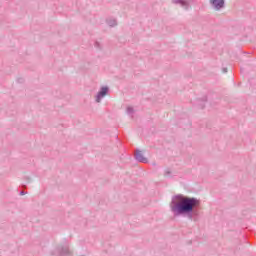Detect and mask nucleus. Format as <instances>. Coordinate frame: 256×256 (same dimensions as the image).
Returning a JSON list of instances; mask_svg holds the SVG:
<instances>
[{
	"label": "nucleus",
	"instance_id": "nucleus-1",
	"mask_svg": "<svg viewBox=\"0 0 256 256\" xmlns=\"http://www.w3.org/2000/svg\"><path fill=\"white\" fill-rule=\"evenodd\" d=\"M169 207L175 217L182 215L183 217H187L190 221H193L194 217L199 216L201 200L195 197L178 194L172 197Z\"/></svg>",
	"mask_w": 256,
	"mask_h": 256
},
{
	"label": "nucleus",
	"instance_id": "nucleus-2",
	"mask_svg": "<svg viewBox=\"0 0 256 256\" xmlns=\"http://www.w3.org/2000/svg\"><path fill=\"white\" fill-rule=\"evenodd\" d=\"M108 94L109 86H102L95 97L96 103H101V99H103V97H107Z\"/></svg>",
	"mask_w": 256,
	"mask_h": 256
},
{
	"label": "nucleus",
	"instance_id": "nucleus-3",
	"mask_svg": "<svg viewBox=\"0 0 256 256\" xmlns=\"http://www.w3.org/2000/svg\"><path fill=\"white\" fill-rule=\"evenodd\" d=\"M210 4L214 7L215 11H221L225 7V0H210Z\"/></svg>",
	"mask_w": 256,
	"mask_h": 256
},
{
	"label": "nucleus",
	"instance_id": "nucleus-4",
	"mask_svg": "<svg viewBox=\"0 0 256 256\" xmlns=\"http://www.w3.org/2000/svg\"><path fill=\"white\" fill-rule=\"evenodd\" d=\"M135 159L139 163H148L149 162V160L145 156H143V153L141 152V150H136Z\"/></svg>",
	"mask_w": 256,
	"mask_h": 256
},
{
	"label": "nucleus",
	"instance_id": "nucleus-5",
	"mask_svg": "<svg viewBox=\"0 0 256 256\" xmlns=\"http://www.w3.org/2000/svg\"><path fill=\"white\" fill-rule=\"evenodd\" d=\"M174 5H181L186 11L189 9V2L186 0H172Z\"/></svg>",
	"mask_w": 256,
	"mask_h": 256
},
{
	"label": "nucleus",
	"instance_id": "nucleus-6",
	"mask_svg": "<svg viewBox=\"0 0 256 256\" xmlns=\"http://www.w3.org/2000/svg\"><path fill=\"white\" fill-rule=\"evenodd\" d=\"M107 25L109 27H117V20L116 19H108L106 20Z\"/></svg>",
	"mask_w": 256,
	"mask_h": 256
},
{
	"label": "nucleus",
	"instance_id": "nucleus-7",
	"mask_svg": "<svg viewBox=\"0 0 256 256\" xmlns=\"http://www.w3.org/2000/svg\"><path fill=\"white\" fill-rule=\"evenodd\" d=\"M126 113H127L128 115H133V113H135V110L133 109V107L129 106V107H127V109H126Z\"/></svg>",
	"mask_w": 256,
	"mask_h": 256
},
{
	"label": "nucleus",
	"instance_id": "nucleus-8",
	"mask_svg": "<svg viewBox=\"0 0 256 256\" xmlns=\"http://www.w3.org/2000/svg\"><path fill=\"white\" fill-rule=\"evenodd\" d=\"M171 175V170L166 169L164 172V177H169Z\"/></svg>",
	"mask_w": 256,
	"mask_h": 256
},
{
	"label": "nucleus",
	"instance_id": "nucleus-9",
	"mask_svg": "<svg viewBox=\"0 0 256 256\" xmlns=\"http://www.w3.org/2000/svg\"><path fill=\"white\" fill-rule=\"evenodd\" d=\"M94 47H96V49H101V43L95 42Z\"/></svg>",
	"mask_w": 256,
	"mask_h": 256
},
{
	"label": "nucleus",
	"instance_id": "nucleus-10",
	"mask_svg": "<svg viewBox=\"0 0 256 256\" xmlns=\"http://www.w3.org/2000/svg\"><path fill=\"white\" fill-rule=\"evenodd\" d=\"M24 179H25V181H27V183H31V177L25 176Z\"/></svg>",
	"mask_w": 256,
	"mask_h": 256
},
{
	"label": "nucleus",
	"instance_id": "nucleus-11",
	"mask_svg": "<svg viewBox=\"0 0 256 256\" xmlns=\"http://www.w3.org/2000/svg\"><path fill=\"white\" fill-rule=\"evenodd\" d=\"M63 253L64 255H69V249L68 248L63 249Z\"/></svg>",
	"mask_w": 256,
	"mask_h": 256
},
{
	"label": "nucleus",
	"instance_id": "nucleus-12",
	"mask_svg": "<svg viewBox=\"0 0 256 256\" xmlns=\"http://www.w3.org/2000/svg\"><path fill=\"white\" fill-rule=\"evenodd\" d=\"M20 195H27V192L21 191V192H20Z\"/></svg>",
	"mask_w": 256,
	"mask_h": 256
},
{
	"label": "nucleus",
	"instance_id": "nucleus-13",
	"mask_svg": "<svg viewBox=\"0 0 256 256\" xmlns=\"http://www.w3.org/2000/svg\"><path fill=\"white\" fill-rule=\"evenodd\" d=\"M227 71H228L227 68H223V69H222V72H223V73H227Z\"/></svg>",
	"mask_w": 256,
	"mask_h": 256
},
{
	"label": "nucleus",
	"instance_id": "nucleus-14",
	"mask_svg": "<svg viewBox=\"0 0 256 256\" xmlns=\"http://www.w3.org/2000/svg\"><path fill=\"white\" fill-rule=\"evenodd\" d=\"M18 83H23V78L18 79Z\"/></svg>",
	"mask_w": 256,
	"mask_h": 256
},
{
	"label": "nucleus",
	"instance_id": "nucleus-15",
	"mask_svg": "<svg viewBox=\"0 0 256 256\" xmlns=\"http://www.w3.org/2000/svg\"><path fill=\"white\" fill-rule=\"evenodd\" d=\"M23 189H27V186L23 185Z\"/></svg>",
	"mask_w": 256,
	"mask_h": 256
},
{
	"label": "nucleus",
	"instance_id": "nucleus-16",
	"mask_svg": "<svg viewBox=\"0 0 256 256\" xmlns=\"http://www.w3.org/2000/svg\"><path fill=\"white\" fill-rule=\"evenodd\" d=\"M204 101H207V98H206V97L204 98Z\"/></svg>",
	"mask_w": 256,
	"mask_h": 256
},
{
	"label": "nucleus",
	"instance_id": "nucleus-17",
	"mask_svg": "<svg viewBox=\"0 0 256 256\" xmlns=\"http://www.w3.org/2000/svg\"><path fill=\"white\" fill-rule=\"evenodd\" d=\"M204 108H205V106L203 105V106H202V109H204Z\"/></svg>",
	"mask_w": 256,
	"mask_h": 256
}]
</instances>
